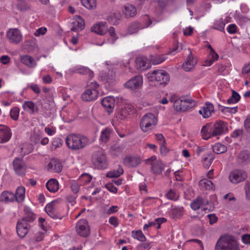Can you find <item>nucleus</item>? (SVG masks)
<instances>
[{
    "mask_svg": "<svg viewBox=\"0 0 250 250\" xmlns=\"http://www.w3.org/2000/svg\"><path fill=\"white\" fill-rule=\"evenodd\" d=\"M132 237L141 242H145L146 240V237L141 230L132 231L131 232Z\"/></svg>",
    "mask_w": 250,
    "mask_h": 250,
    "instance_id": "obj_43",
    "label": "nucleus"
},
{
    "mask_svg": "<svg viewBox=\"0 0 250 250\" xmlns=\"http://www.w3.org/2000/svg\"><path fill=\"white\" fill-rule=\"evenodd\" d=\"M150 243L147 242L138 245L137 247V249L138 250H144L148 249L149 248H150Z\"/></svg>",
    "mask_w": 250,
    "mask_h": 250,
    "instance_id": "obj_61",
    "label": "nucleus"
},
{
    "mask_svg": "<svg viewBox=\"0 0 250 250\" xmlns=\"http://www.w3.org/2000/svg\"><path fill=\"white\" fill-rule=\"evenodd\" d=\"M136 67L141 70H145L150 67L149 60L145 57L139 56L136 59Z\"/></svg>",
    "mask_w": 250,
    "mask_h": 250,
    "instance_id": "obj_18",
    "label": "nucleus"
},
{
    "mask_svg": "<svg viewBox=\"0 0 250 250\" xmlns=\"http://www.w3.org/2000/svg\"><path fill=\"white\" fill-rule=\"evenodd\" d=\"M101 104L107 112H112L115 106V99L112 96H107L103 99Z\"/></svg>",
    "mask_w": 250,
    "mask_h": 250,
    "instance_id": "obj_24",
    "label": "nucleus"
},
{
    "mask_svg": "<svg viewBox=\"0 0 250 250\" xmlns=\"http://www.w3.org/2000/svg\"><path fill=\"white\" fill-rule=\"evenodd\" d=\"M212 133L215 136L226 133L228 131L227 124L223 121H217L211 124Z\"/></svg>",
    "mask_w": 250,
    "mask_h": 250,
    "instance_id": "obj_16",
    "label": "nucleus"
},
{
    "mask_svg": "<svg viewBox=\"0 0 250 250\" xmlns=\"http://www.w3.org/2000/svg\"><path fill=\"white\" fill-rule=\"evenodd\" d=\"M215 250H240L239 244L232 236H224L217 241Z\"/></svg>",
    "mask_w": 250,
    "mask_h": 250,
    "instance_id": "obj_2",
    "label": "nucleus"
},
{
    "mask_svg": "<svg viewBox=\"0 0 250 250\" xmlns=\"http://www.w3.org/2000/svg\"><path fill=\"white\" fill-rule=\"evenodd\" d=\"M145 162L146 164L151 166L150 170L153 174H160L164 168V165L161 161L157 158L155 156H152L150 158L145 160Z\"/></svg>",
    "mask_w": 250,
    "mask_h": 250,
    "instance_id": "obj_9",
    "label": "nucleus"
},
{
    "mask_svg": "<svg viewBox=\"0 0 250 250\" xmlns=\"http://www.w3.org/2000/svg\"><path fill=\"white\" fill-rule=\"evenodd\" d=\"M212 129L211 124H207L202 127L201 133L203 139L208 140V138L215 136L212 133Z\"/></svg>",
    "mask_w": 250,
    "mask_h": 250,
    "instance_id": "obj_29",
    "label": "nucleus"
},
{
    "mask_svg": "<svg viewBox=\"0 0 250 250\" xmlns=\"http://www.w3.org/2000/svg\"><path fill=\"white\" fill-rule=\"evenodd\" d=\"M141 162L140 157L138 156H127L125 158L124 163L128 167H135Z\"/></svg>",
    "mask_w": 250,
    "mask_h": 250,
    "instance_id": "obj_28",
    "label": "nucleus"
},
{
    "mask_svg": "<svg viewBox=\"0 0 250 250\" xmlns=\"http://www.w3.org/2000/svg\"><path fill=\"white\" fill-rule=\"evenodd\" d=\"M213 112L214 106L212 104L209 103H207L199 111V113L204 118L209 117Z\"/></svg>",
    "mask_w": 250,
    "mask_h": 250,
    "instance_id": "obj_26",
    "label": "nucleus"
},
{
    "mask_svg": "<svg viewBox=\"0 0 250 250\" xmlns=\"http://www.w3.org/2000/svg\"><path fill=\"white\" fill-rule=\"evenodd\" d=\"M155 137L156 141L159 142V144H165L166 140L164 136L161 133H156L155 134Z\"/></svg>",
    "mask_w": 250,
    "mask_h": 250,
    "instance_id": "obj_59",
    "label": "nucleus"
},
{
    "mask_svg": "<svg viewBox=\"0 0 250 250\" xmlns=\"http://www.w3.org/2000/svg\"><path fill=\"white\" fill-rule=\"evenodd\" d=\"M109 223L115 227H117L119 225L118 219L115 216H112L109 218Z\"/></svg>",
    "mask_w": 250,
    "mask_h": 250,
    "instance_id": "obj_62",
    "label": "nucleus"
},
{
    "mask_svg": "<svg viewBox=\"0 0 250 250\" xmlns=\"http://www.w3.org/2000/svg\"><path fill=\"white\" fill-rule=\"evenodd\" d=\"M175 179L177 181H181L183 180V174L181 170H178L174 172Z\"/></svg>",
    "mask_w": 250,
    "mask_h": 250,
    "instance_id": "obj_64",
    "label": "nucleus"
},
{
    "mask_svg": "<svg viewBox=\"0 0 250 250\" xmlns=\"http://www.w3.org/2000/svg\"><path fill=\"white\" fill-rule=\"evenodd\" d=\"M196 63V58L190 54L188 55L186 61L183 64V69L186 71H189L194 67Z\"/></svg>",
    "mask_w": 250,
    "mask_h": 250,
    "instance_id": "obj_27",
    "label": "nucleus"
},
{
    "mask_svg": "<svg viewBox=\"0 0 250 250\" xmlns=\"http://www.w3.org/2000/svg\"><path fill=\"white\" fill-rule=\"evenodd\" d=\"M238 30L237 26L235 24H229L227 28V31L231 34H235L237 33Z\"/></svg>",
    "mask_w": 250,
    "mask_h": 250,
    "instance_id": "obj_57",
    "label": "nucleus"
},
{
    "mask_svg": "<svg viewBox=\"0 0 250 250\" xmlns=\"http://www.w3.org/2000/svg\"><path fill=\"white\" fill-rule=\"evenodd\" d=\"M1 201L4 202H12L15 200V196L14 193L9 191H3L1 195Z\"/></svg>",
    "mask_w": 250,
    "mask_h": 250,
    "instance_id": "obj_39",
    "label": "nucleus"
},
{
    "mask_svg": "<svg viewBox=\"0 0 250 250\" xmlns=\"http://www.w3.org/2000/svg\"><path fill=\"white\" fill-rule=\"evenodd\" d=\"M71 30L78 31L82 30L84 26L83 19L80 16H76L72 20Z\"/></svg>",
    "mask_w": 250,
    "mask_h": 250,
    "instance_id": "obj_21",
    "label": "nucleus"
},
{
    "mask_svg": "<svg viewBox=\"0 0 250 250\" xmlns=\"http://www.w3.org/2000/svg\"><path fill=\"white\" fill-rule=\"evenodd\" d=\"M143 83V77L141 75L136 76L125 83V86L131 90H134L140 88Z\"/></svg>",
    "mask_w": 250,
    "mask_h": 250,
    "instance_id": "obj_15",
    "label": "nucleus"
},
{
    "mask_svg": "<svg viewBox=\"0 0 250 250\" xmlns=\"http://www.w3.org/2000/svg\"><path fill=\"white\" fill-rule=\"evenodd\" d=\"M123 12L126 17H134L137 13V10L135 6L127 3L124 6Z\"/></svg>",
    "mask_w": 250,
    "mask_h": 250,
    "instance_id": "obj_30",
    "label": "nucleus"
},
{
    "mask_svg": "<svg viewBox=\"0 0 250 250\" xmlns=\"http://www.w3.org/2000/svg\"><path fill=\"white\" fill-rule=\"evenodd\" d=\"M112 132V129L109 127H106L102 130L101 133L100 141L103 143H107L110 138Z\"/></svg>",
    "mask_w": 250,
    "mask_h": 250,
    "instance_id": "obj_34",
    "label": "nucleus"
},
{
    "mask_svg": "<svg viewBox=\"0 0 250 250\" xmlns=\"http://www.w3.org/2000/svg\"><path fill=\"white\" fill-rule=\"evenodd\" d=\"M240 99V96L239 94L234 90L232 91V95L229 98L227 102L228 104H235L237 103Z\"/></svg>",
    "mask_w": 250,
    "mask_h": 250,
    "instance_id": "obj_49",
    "label": "nucleus"
},
{
    "mask_svg": "<svg viewBox=\"0 0 250 250\" xmlns=\"http://www.w3.org/2000/svg\"><path fill=\"white\" fill-rule=\"evenodd\" d=\"M133 112L134 108L131 104H123L120 105L117 109L116 117L121 120H124Z\"/></svg>",
    "mask_w": 250,
    "mask_h": 250,
    "instance_id": "obj_14",
    "label": "nucleus"
},
{
    "mask_svg": "<svg viewBox=\"0 0 250 250\" xmlns=\"http://www.w3.org/2000/svg\"><path fill=\"white\" fill-rule=\"evenodd\" d=\"M107 31L109 33L110 38L108 39V42L109 43L113 44L118 39V37L115 33V28L113 27H110Z\"/></svg>",
    "mask_w": 250,
    "mask_h": 250,
    "instance_id": "obj_45",
    "label": "nucleus"
},
{
    "mask_svg": "<svg viewBox=\"0 0 250 250\" xmlns=\"http://www.w3.org/2000/svg\"><path fill=\"white\" fill-rule=\"evenodd\" d=\"M45 210L47 214L53 219H62V218L59 214V206L57 201L54 200L47 204Z\"/></svg>",
    "mask_w": 250,
    "mask_h": 250,
    "instance_id": "obj_12",
    "label": "nucleus"
},
{
    "mask_svg": "<svg viewBox=\"0 0 250 250\" xmlns=\"http://www.w3.org/2000/svg\"><path fill=\"white\" fill-rule=\"evenodd\" d=\"M21 61L22 63L30 68H34L37 65L35 59L29 55L21 56Z\"/></svg>",
    "mask_w": 250,
    "mask_h": 250,
    "instance_id": "obj_33",
    "label": "nucleus"
},
{
    "mask_svg": "<svg viewBox=\"0 0 250 250\" xmlns=\"http://www.w3.org/2000/svg\"><path fill=\"white\" fill-rule=\"evenodd\" d=\"M167 59V57L165 55H157L155 56H151L150 61L153 64H160Z\"/></svg>",
    "mask_w": 250,
    "mask_h": 250,
    "instance_id": "obj_47",
    "label": "nucleus"
},
{
    "mask_svg": "<svg viewBox=\"0 0 250 250\" xmlns=\"http://www.w3.org/2000/svg\"><path fill=\"white\" fill-rule=\"evenodd\" d=\"M15 172L19 175H22L25 173V165L21 159L16 158L13 162Z\"/></svg>",
    "mask_w": 250,
    "mask_h": 250,
    "instance_id": "obj_17",
    "label": "nucleus"
},
{
    "mask_svg": "<svg viewBox=\"0 0 250 250\" xmlns=\"http://www.w3.org/2000/svg\"><path fill=\"white\" fill-rule=\"evenodd\" d=\"M99 85L96 82H91L86 90L82 94L81 97L84 101L95 100L98 97Z\"/></svg>",
    "mask_w": 250,
    "mask_h": 250,
    "instance_id": "obj_5",
    "label": "nucleus"
},
{
    "mask_svg": "<svg viewBox=\"0 0 250 250\" xmlns=\"http://www.w3.org/2000/svg\"><path fill=\"white\" fill-rule=\"evenodd\" d=\"M212 148L213 151L217 154H221L227 150V147L220 143H216L214 145Z\"/></svg>",
    "mask_w": 250,
    "mask_h": 250,
    "instance_id": "obj_46",
    "label": "nucleus"
},
{
    "mask_svg": "<svg viewBox=\"0 0 250 250\" xmlns=\"http://www.w3.org/2000/svg\"><path fill=\"white\" fill-rule=\"evenodd\" d=\"M34 219L33 215L30 219L24 218L18 221L17 224V232L18 235L21 238H23L28 232L29 225L27 221H32Z\"/></svg>",
    "mask_w": 250,
    "mask_h": 250,
    "instance_id": "obj_10",
    "label": "nucleus"
},
{
    "mask_svg": "<svg viewBox=\"0 0 250 250\" xmlns=\"http://www.w3.org/2000/svg\"><path fill=\"white\" fill-rule=\"evenodd\" d=\"M47 168L50 171L59 173L62 170V165L60 160L52 159L48 164Z\"/></svg>",
    "mask_w": 250,
    "mask_h": 250,
    "instance_id": "obj_19",
    "label": "nucleus"
},
{
    "mask_svg": "<svg viewBox=\"0 0 250 250\" xmlns=\"http://www.w3.org/2000/svg\"><path fill=\"white\" fill-rule=\"evenodd\" d=\"M76 71L80 74L88 75L89 78H92L94 76L93 71L90 70L87 67L83 66H79L76 68Z\"/></svg>",
    "mask_w": 250,
    "mask_h": 250,
    "instance_id": "obj_42",
    "label": "nucleus"
},
{
    "mask_svg": "<svg viewBox=\"0 0 250 250\" xmlns=\"http://www.w3.org/2000/svg\"><path fill=\"white\" fill-rule=\"evenodd\" d=\"M248 177L246 171L241 169H235L230 172L229 180L233 184H237L244 181Z\"/></svg>",
    "mask_w": 250,
    "mask_h": 250,
    "instance_id": "obj_13",
    "label": "nucleus"
},
{
    "mask_svg": "<svg viewBox=\"0 0 250 250\" xmlns=\"http://www.w3.org/2000/svg\"><path fill=\"white\" fill-rule=\"evenodd\" d=\"M242 72L244 76L250 79V62L244 65Z\"/></svg>",
    "mask_w": 250,
    "mask_h": 250,
    "instance_id": "obj_53",
    "label": "nucleus"
},
{
    "mask_svg": "<svg viewBox=\"0 0 250 250\" xmlns=\"http://www.w3.org/2000/svg\"><path fill=\"white\" fill-rule=\"evenodd\" d=\"M169 100L172 104L174 110L178 113L186 112L194 105V102L192 99L183 97H179L176 95H171Z\"/></svg>",
    "mask_w": 250,
    "mask_h": 250,
    "instance_id": "obj_1",
    "label": "nucleus"
},
{
    "mask_svg": "<svg viewBox=\"0 0 250 250\" xmlns=\"http://www.w3.org/2000/svg\"><path fill=\"white\" fill-rule=\"evenodd\" d=\"M244 189L246 199L250 201V182L246 183Z\"/></svg>",
    "mask_w": 250,
    "mask_h": 250,
    "instance_id": "obj_58",
    "label": "nucleus"
},
{
    "mask_svg": "<svg viewBox=\"0 0 250 250\" xmlns=\"http://www.w3.org/2000/svg\"><path fill=\"white\" fill-rule=\"evenodd\" d=\"M62 145V140L58 137L54 138L50 146V149L52 150H55L57 148L60 147Z\"/></svg>",
    "mask_w": 250,
    "mask_h": 250,
    "instance_id": "obj_48",
    "label": "nucleus"
},
{
    "mask_svg": "<svg viewBox=\"0 0 250 250\" xmlns=\"http://www.w3.org/2000/svg\"><path fill=\"white\" fill-rule=\"evenodd\" d=\"M42 136V133L41 131L34 132L31 136V141L35 144H38L40 143Z\"/></svg>",
    "mask_w": 250,
    "mask_h": 250,
    "instance_id": "obj_50",
    "label": "nucleus"
},
{
    "mask_svg": "<svg viewBox=\"0 0 250 250\" xmlns=\"http://www.w3.org/2000/svg\"><path fill=\"white\" fill-rule=\"evenodd\" d=\"M147 79L151 81H156L159 84H167L169 81L168 74L163 70H156L147 73Z\"/></svg>",
    "mask_w": 250,
    "mask_h": 250,
    "instance_id": "obj_4",
    "label": "nucleus"
},
{
    "mask_svg": "<svg viewBox=\"0 0 250 250\" xmlns=\"http://www.w3.org/2000/svg\"><path fill=\"white\" fill-rule=\"evenodd\" d=\"M25 188L24 187L20 186L17 188L15 195V200L18 202H22L25 199Z\"/></svg>",
    "mask_w": 250,
    "mask_h": 250,
    "instance_id": "obj_35",
    "label": "nucleus"
},
{
    "mask_svg": "<svg viewBox=\"0 0 250 250\" xmlns=\"http://www.w3.org/2000/svg\"><path fill=\"white\" fill-rule=\"evenodd\" d=\"M91 31L98 34L104 35L107 31L106 22L101 21L94 24L91 28Z\"/></svg>",
    "mask_w": 250,
    "mask_h": 250,
    "instance_id": "obj_22",
    "label": "nucleus"
},
{
    "mask_svg": "<svg viewBox=\"0 0 250 250\" xmlns=\"http://www.w3.org/2000/svg\"><path fill=\"white\" fill-rule=\"evenodd\" d=\"M44 131L49 136H53L55 134L56 132V129L55 127L50 128L48 127H46L44 129Z\"/></svg>",
    "mask_w": 250,
    "mask_h": 250,
    "instance_id": "obj_63",
    "label": "nucleus"
},
{
    "mask_svg": "<svg viewBox=\"0 0 250 250\" xmlns=\"http://www.w3.org/2000/svg\"><path fill=\"white\" fill-rule=\"evenodd\" d=\"M124 170L123 168L119 166L117 170H113L108 171L106 174V176L109 178L118 177L123 174Z\"/></svg>",
    "mask_w": 250,
    "mask_h": 250,
    "instance_id": "obj_44",
    "label": "nucleus"
},
{
    "mask_svg": "<svg viewBox=\"0 0 250 250\" xmlns=\"http://www.w3.org/2000/svg\"><path fill=\"white\" fill-rule=\"evenodd\" d=\"M77 234L82 237H87L90 233V226L86 219H81L78 221L76 225Z\"/></svg>",
    "mask_w": 250,
    "mask_h": 250,
    "instance_id": "obj_11",
    "label": "nucleus"
},
{
    "mask_svg": "<svg viewBox=\"0 0 250 250\" xmlns=\"http://www.w3.org/2000/svg\"><path fill=\"white\" fill-rule=\"evenodd\" d=\"M22 107L24 111L31 114H34L39 112L38 107L31 101H24L22 104Z\"/></svg>",
    "mask_w": 250,
    "mask_h": 250,
    "instance_id": "obj_25",
    "label": "nucleus"
},
{
    "mask_svg": "<svg viewBox=\"0 0 250 250\" xmlns=\"http://www.w3.org/2000/svg\"><path fill=\"white\" fill-rule=\"evenodd\" d=\"M225 24L222 19H220L215 21L213 26L214 28L221 32H225Z\"/></svg>",
    "mask_w": 250,
    "mask_h": 250,
    "instance_id": "obj_52",
    "label": "nucleus"
},
{
    "mask_svg": "<svg viewBox=\"0 0 250 250\" xmlns=\"http://www.w3.org/2000/svg\"><path fill=\"white\" fill-rule=\"evenodd\" d=\"M157 118L153 114L147 113L141 120L140 128L143 132H148L154 128L157 124Z\"/></svg>",
    "mask_w": 250,
    "mask_h": 250,
    "instance_id": "obj_7",
    "label": "nucleus"
},
{
    "mask_svg": "<svg viewBox=\"0 0 250 250\" xmlns=\"http://www.w3.org/2000/svg\"><path fill=\"white\" fill-rule=\"evenodd\" d=\"M67 147L72 150H78L85 147L88 142L87 137L80 135L71 134L65 139Z\"/></svg>",
    "mask_w": 250,
    "mask_h": 250,
    "instance_id": "obj_3",
    "label": "nucleus"
},
{
    "mask_svg": "<svg viewBox=\"0 0 250 250\" xmlns=\"http://www.w3.org/2000/svg\"><path fill=\"white\" fill-rule=\"evenodd\" d=\"M179 194L174 190L170 189L166 194L167 199L171 200H177L179 198Z\"/></svg>",
    "mask_w": 250,
    "mask_h": 250,
    "instance_id": "obj_51",
    "label": "nucleus"
},
{
    "mask_svg": "<svg viewBox=\"0 0 250 250\" xmlns=\"http://www.w3.org/2000/svg\"><path fill=\"white\" fill-rule=\"evenodd\" d=\"M46 187L50 192L55 193L59 190V183L55 179H50L46 183Z\"/></svg>",
    "mask_w": 250,
    "mask_h": 250,
    "instance_id": "obj_32",
    "label": "nucleus"
},
{
    "mask_svg": "<svg viewBox=\"0 0 250 250\" xmlns=\"http://www.w3.org/2000/svg\"><path fill=\"white\" fill-rule=\"evenodd\" d=\"M47 32V28L45 27H42L37 29L34 32V35L36 37H39L44 35Z\"/></svg>",
    "mask_w": 250,
    "mask_h": 250,
    "instance_id": "obj_56",
    "label": "nucleus"
},
{
    "mask_svg": "<svg viewBox=\"0 0 250 250\" xmlns=\"http://www.w3.org/2000/svg\"><path fill=\"white\" fill-rule=\"evenodd\" d=\"M206 203H207V201H204L203 198L198 197L190 203V207L193 210H196Z\"/></svg>",
    "mask_w": 250,
    "mask_h": 250,
    "instance_id": "obj_37",
    "label": "nucleus"
},
{
    "mask_svg": "<svg viewBox=\"0 0 250 250\" xmlns=\"http://www.w3.org/2000/svg\"><path fill=\"white\" fill-rule=\"evenodd\" d=\"M184 208L182 207H177L172 208L170 211L173 218H179L183 214Z\"/></svg>",
    "mask_w": 250,
    "mask_h": 250,
    "instance_id": "obj_40",
    "label": "nucleus"
},
{
    "mask_svg": "<svg viewBox=\"0 0 250 250\" xmlns=\"http://www.w3.org/2000/svg\"><path fill=\"white\" fill-rule=\"evenodd\" d=\"M121 14L119 11L110 13L106 18V20L113 25H117L121 19Z\"/></svg>",
    "mask_w": 250,
    "mask_h": 250,
    "instance_id": "obj_31",
    "label": "nucleus"
},
{
    "mask_svg": "<svg viewBox=\"0 0 250 250\" xmlns=\"http://www.w3.org/2000/svg\"><path fill=\"white\" fill-rule=\"evenodd\" d=\"M6 36L9 42L14 44L20 43L23 38L21 32L17 28L8 29L6 32Z\"/></svg>",
    "mask_w": 250,
    "mask_h": 250,
    "instance_id": "obj_8",
    "label": "nucleus"
},
{
    "mask_svg": "<svg viewBox=\"0 0 250 250\" xmlns=\"http://www.w3.org/2000/svg\"><path fill=\"white\" fill-rule=\"evenodd\" d=\"M199 186L206 190H214L215 186L209 180L204 178L201 180L199 183Z\"/></svg>",
    "mask_w": 250,
    "mask_h": 250,
    "instance_id": "obj_36",
    "label": "nucleus"
},
{
    "mask_svg": "<svg viewBox=\"0 0 250 250\" xmlns=\"http://www.w3.org/2000/svg\"><path fill=\"white\" fill-rule=\"evenodd\" d=\"M210 48L208 59L206 60L207 65H211L215 61H216L219 58L218 55L215 52L212 48L209 46Z\"/></svg>",
    "mask_w": 250,
    "mask_h": 250,
    "instance_id": "obj_38",
    "label": "nucleus"
},
{
    "mask_svg": "<svg viewBox=\"0 0 250 250\" xmlns=\"http://www.w3.org/2000/svg\"><path fill=\"white\" fill-rule=\"evenodd\" d=\"M92 179L91 176L88 174H82L80 180L85 183H89Z\"/></svg>",
    "mask_w": 250,
    "mask_h": 250,
    "instance_id": "obj_60",
    "label": "nucleus"
},
{
    "mask_svg": "<svg viewBox=\"0 0 250 250\" xmlns=\"http://www.w3.org/2000/svg\"><path fill=\"white\" fill-rule=\"evenodd\" d=\"M152 23V21L148 19L147 24L143 26L138 22L131 23L127 28V32L129 34H132L137 33L139 30L149 27Z\"/></svg>",
    "mask_w": 250,
    "mask_h": 250,
    "instance_id": "obj_23",
    "label": "nucleus"
},
{
    "mask_svg": "<svg viewBox=\"0 0 250 250\" xmlns=\"http://www.w3.org/2000/svg\"><path fill=\"white\" fill-rule=\"evenodd\" d=\"M82 5L86 9L93 10L97 7V0H81Z\"/></svg>",
    "mask_w": 250,
    "mask_h": 250,
    "instance_id": "obj_41",
    "label": "nucleus"
},
{
    "mask_svg": "<svg viewBox=\"0 0 250 250\" xmlns=\"http://www.w3.org/2000/svg\"><path fill=\"white\" fill-rule=\"evenodd\" d=\"M20 110L18 107H14L11 110L10 116L14 120H17L19 116Z\"/></svg>",
    "mask_w": 250,
    "mask_h": 250,
    "instance_id": "obj_54",
    "label": "nucleus"
},
{
    "mask_svg": "<svg viewBox=\"0 0 250 250\" xmlns=\"http://www.w3.org/2000/svg\"><path fill=\"white\" fill-rule=\"evenodd\" d=\"M92 162L98 169H105L108 166L106 155L102 149L96 151L93 153Z\"/></svg>",
    "mask_w": 250,
    "mask_h": 250,
    "instance_id": "obj_6",
    "label": "nucleus"
},
{
    "mask_svg": "<svg viewBox=\"0 0 250 250\" xmlns=\"http://www.w3.org/2000/svg\"><path fill=\"white\" fill-rule=\"evenodd\" d=\"M10 128L4 125H0V143H6L11 137Z\"/></svg>",
    "mask_w": 250,
    "mask_h": 250,
    "instance_id": "obj_20",
    "label": "nucleus"
},
{
    "mask_svg": "<svg viewBox=\"0 0 250 250\" xmlns=\"http://www.w3.org/2000/svg\"><path fill=\"white\" fill-rule=\"evenodd\" d=\"M70 188L74 193H77L80 190V185L76 181H73L70 183Z\"/></svg>",
    "mask_w": 250,
    "mask_h": 250,
    "instance_id": "obj_55",
    "label": "nucleus"
}]
</instances>
